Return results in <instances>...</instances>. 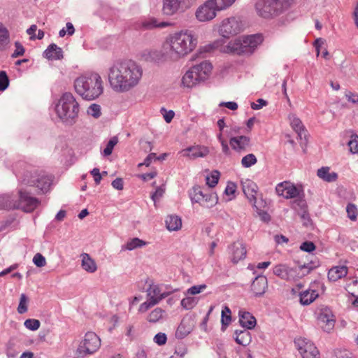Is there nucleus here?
<instances>
[{
  "label": "nucleus",
  "instance_id": "8",
  "mask_svg": "<svg viewBox=\"0 0 358 358\" xmlns=\"http://www.w3.org/2000/svg\"><path fill=\"white\" fill-rule=\"evenodd\" d=\"M317 264L313 262L299 266L291 268L287 264H278L273 268V273L280 278L285 280H294L296 278H301L308 275L315 268Z\"/></svg>",
  "mask_w": 358,
  "mask_h": 358
},
{
  "label": "nucleus",
  "instance_id": "56",
  "mask_svg": "<svg viewBox=\"0 0 358 358\" xmlns=\"http://www.w3.org/2000/svg\"><path fill=\"white\" fill-rule=\"evenodd\" d=\"M33 262L37 267H43L46 264L45 258L41 253H36L34 256Z\"/></svg>",
  "mask_w": 358,
  "mask_h": 358
},
{
  "label": "nucleus",
  "instance_id": "36",
  "mask_svg": "<svg viewBox=\"0 0 358 358\" xmlns=\"http://www.w3.org/2000/svg\"><path fill=\"white\" fill-rule=\"evenodd\" d=\"M165 310L161 308H156L152 310L147 317V320L150 323H156L164 318Z\"/></svg>",
  "mask_w": 358,
  "mask_h": 358
},
{
  "label": "nucleus",
  "instance_id": "12",
  "mask_svg": "<svg viewBox=\"0 0 358 358\" xmlns=\"http://www.w3.org/2000/svg\"><path fill=\"white\" fill-rule=\"evenodd\" d=\"M162 13L167 16L184 13L194 3V0H162Z\"/></svg>",
  "mask_w": 358,
  "mask_h": 358
},
{
  "label": "nucleus",
  "instance_id": "63",
  "mask_svg": "<svg viewBox=\"0 0 358 358\" xmlns=\"http://www.w3.org/2000/svg\"><path fill=\"white\" fill-rule=\"evenodd\" d=\"M161 112L167 123L171 122L175 115V113L172 110L167 111L165 108H162L161 109Z\"/></svg>",
  "mask_w": 358,
  "mask_h": 358
},
{
  "label": "nucleus",
  "instance_id": "46",
  "mask_svg": "<svg viewBox=\"0 0 358 358\" xmlns=\"http://www.w3.org/2000/svg\"><path fill=\"white\" fill-rule=\"evenodd\" d=\"M236 0H211L218 10H224L231 6Z\"/></svg>",
  "mask_w": 358,
  "mask_h": 358
},
{
  "label": "nucleus",
  "instance_id": "15",
  "mask_svg": "<svg viewBox=\"0 0 358 358\" xmlns=\"http://www.w3.org/2000/svg\"><path fill=\"white\" fill-rule=\"evenodd\" d=\"M216 10L215 5L211 0L206 1L201 5L195 12L196 18L199 22H208L216 16Z\"/></svg>",
  "mask_w": 358,
  "mask_h": 358
},
{
  "label": "nucleus",
  "instance_id": "59",
  "mask_svg": "<svg viewBox=\"0 0 358 358\" xmlns=\"http://www.w3.org/2000/svg\"><path fill=\"white\" fill-rule=\"evenodd\" d=\"M15 46L16 49L14 51V52L12 54V55H11L12 57L16 58L17 57L23 55L25 52V50H24V47L22 45V44L20 42L16 41L15 43Z\"/></svg>",
  "mask_w": 358,
  "mask_h": 358
},
{
  "label": "nucleus",
  "instance_id": "30",
  "mask_svg": "<svg viewBox=\"0 0 358 358\" xmlns=\"http://www.w3.org/2000/svg\"><path fill=\"white\" fill-rule=\"evenodd\" d=\"M318 321L322 329L326 331L329 332L334 327L335 320L327 314L322 313L318 317Z\"/></svg>",
  "mask_w": 358,
  "mask_h": 358
},
{
  "label": "nucleus",
  "instance_id": "40",
  "mask_svg": "<svg viewBox=\"0 0 358 358\" xmlns=\"http://www.w3.org/2000/svg\"><path fill=\"white\" fill-rule=\"evenodd\" d=\"M231 320V310L230 308L225 306L222 310L221 314V323H222V329L224 331L227 326L230 324Z\"/></svg>",
  "mask_w": 358,
  "mask_h": 358
},
{
  "label": "nucleus",
  "instance_id": "22",
  "mask_svg": "<svg viewBox=\"0 0 358 358\" xmlns=\"http://www.w3.org/2000/svg\"><path fill=\"white\" fill-rule=\"evenodd\" d=\"M239 323L246 329H252L256 325L255 317L249 312L243 310L238 311Z\"/></svg>",
  "mask_w": 358,
  "mask_h": 358
},
{
  "label": "nucleus",
  "instance_id": "37",
  "mask_svg": "<svg viewBox=\"0 0 358 358\" xmlns=\"http://www.w3.org/2000/svg\"><path fill=\"white\" fill-rule=\"evenodd\" d=\"M147 245V243L138 238H134L128 241L127 243L122 245V250H133L137 248H141Z\"/></svg>",
  "mask_w": 358,
  "mask_h": 358
},
{
  "label": "nucleus",
  "instance_id": "11",
  "mask_svg": "<svg viewBox=\"0 0 358 358\" xmlns=\"http://www.w3.org/2000/svg\"><path fill=\"white\" fill-rule=\"evenodd\" d=\"M19 199H13V208H20L24 212H32L40 203V201L31 195L27 191L20 189L18 191Z\"/></svg>",
  "mask_w": 358,
  "mask_h": 358
},
{
  "label": "nucleus",
  "instance_id": "51",
  "mask_svg": "<svg viewBox=\"0 0 358 358\" xmlns=\"http://www.w3.org/2000/svg\"><path fill=\"white\" fill-rule=\"evenodd\" d=\"M28 302V298L24 294L20 295V303L17 307V312L20 314L26 313L28 310L27 303Z\"/></svg>",
  "mask_w": 358,
  "mask_h": 358
},
{
  "label": "nucleus",
  "instance_id": "14",
  "mask_svg": "<svg viewBox=\"0 0 358 358\" xmlns=\"http://www.w3.org/2000/svg\"><path fill=\"white\" fill-rule=\"evenodd\" d=\"M294 343L303 358H320L317 348L306 338H296Z\"/></svg>",
  "mask_w": 358,
  "mask_h": 358
},
{
  "label": "nucleus",
  "instance_id": "25",
  "mask_svg": "<svg viewBox=\"0 0 358 358\" xmlns=\"http://www.w3.org/2000/svg\"><path fill=\"white\" fill-rule=\"evenodd\" d=\"M217 124L220 130V132L217 134V140L221 144L222 152L226 155H230V150L227 141L223 137L224 129L226 127L224 119L221 118L218 120Z\"/></svg>",
  "mask_w": 358,
  "mask_h": 358
},
{
  "label": "nucleus",
  "instance_id": "16",
  "mask_svg": "<svg viewBox=\"0 0 358 358\" xmlns=\"http://www.w3.org/2000/svg\"><path fill=\"white\" fill-rule=\"evenodd\" d=\"M275 192L279 196L285 199H296L301 194L302 190L288 181H284L277 185Z\"/></svg>",
  "mask_w": 358,
  "mask_h": 358
},
{
  "label": "nucleus",
  "instance_id": "33",
  "mask_svg": "<svg viewBox=\"0 0 358 358\" xmlns=\"http://www.w3.org/2000/svg\"><path fill=\"white\" fill-rule=\"evenodd\" d=\"M318 296L315 290H306L300 294V302L303 305H309Z\"/></svg>",
  "mask_w": 358,
  "mask_h": 358
},
{
  "label": "nucleus",
  "instance_id": "27",
  "mask_svg": "<svg viewBox=\"0 0 358 358\" xmlns=\"http://www.w3.org/2000/svg\"><path fill=\"white\" fill-rule=\"evenodd\" d=\"M348 273V268L345 266H335L331 268L328 272V279L336 282L338 280L345 277Z\"/></svg>",
  "mask_w": 358,
  "mask_h": 358
},
{
  "label": "nucleus",
  "instance_id": "32",
  "mask_svg": "<svg viewBox=\"0 0 358 358\" xmlns=\"http://www.w3.org/2000/svg\"><path fill=\"white\" fill-rule=\"evenodd\" d=\"M166 225L169 231H177L181 228L182 221L177 215H169L166 219Z\"/></svg>",
  "mask_w": 358,
  "mask_h": 358
},
{
  "label": "nucleus",
  "instance_id": "47",
  "mask_svg": "<svg viewBox=\"0 0 358 358\" xmlns=\"http://www.w3.org/2000/svg\"><path fill=\"white\" fill-rule=\"evenodd\" d=\"M6 354L8 358H15L18 355L13 341H9L6 345Z\"/></svg>",
  "mask_w": 358,
  "mask_h": 358
},
{
  "label": "nucleus",
  "instance_id": "18",
  "mask_svg": "<svg viewBox=\"0 0 358 358\" xmlns=\"http://www.w3.org/2000/svg\"><path fill=\"white\" fill-rule=\"evenodd\" d=\"M229 144L231 148L239 153L247 151L250 145V138L246 136L230 137Z\"/></svg>",
  "mask_w": 358,
  "mask_h": 358
},
{
  "label": "nucleus",
  "instance_id": "38",
  "mask_svg": "<svg viewBox=\"0 0 358 358\" xmlns=\"http://www.w3.org/2000/svg\"><path fill=\"white\" fill-rule=\"evenodd\" d=\"M9 43V32L3 24L0 23V50H4Z\"/></svg>",
  "mask_w": 358,
  "mask_h": 358
},
{
  "label": "nucleus",
  "instance_id": "49",
  "mask_svg": "<svg viewBox=\"0 0 358 358\" xmlns=\"http://www.w3.org/2000/svg\"><path fill=\"white\" fill-rule=\"evenodd\" d=\"M348 145L350 152L352 154L358 153V135L354 134H352Z\"/></svg>",
  "mask_w": 358,
  "mask_h": 358
},
{
  "label": "nucleus",
  "instance_id": "62",
  "mask_svg": "<svg viewBox=\"0 0 358 358\" xmlns=\"http://www.w3.org/2000/svg\"><path fill=\"white\" fill-rule=\"evenodd\" d=\"M166 340V335L164 333H158L154 337V341L159 345H164Z\"/></svg>",
  "mask_w": 358,
  "mask_h": 358
},
{
  "label": "nucleus",
  "instance_id": "7",
  "mask_svg": "<svg viewBox=\"0 0 358 358\" xmlns=\"http://www.w3.org/2000/svg\"><path fill=\"white\" fill-rule=\"evenodd\" d=\"M292 0H257L255 8L257 14L264 18L280 15L292 4Z\"/></svg>",
  "mask_w": 358,
  "mask_h": 358
},
{
  "label": "nucleus",
  "instance_id": "19",
  "mask_svg": "<svg viewBox=\"0 0 358 358\" xmlns=\"http://www.w3.org/2000/svg\"><path fill=\"white\" fill-rule=\"evenodd\" d=\"M268 287V280L264 275H258L252 281L250 289L254 296L260 297L264 295Z\"/></svg>",
  "mask_w": 358,
  "mask_h": 358
},
{
  "label": "nucleus",
  "instance_id": "64",
  "mask_svg": "<svg viewBox=\"0 0 358 358\" xmlns=\"http://www.w3.org/2000/svg\"><path fill=\"white\" fill-rule=\"evenodd\" d=\"M345 97L348 101H350L354 104H358V94H357L348 91V92H345Z\"/></svg>",
  "mask_w": 358,
  "mask_h": 358
},
{
  "label": "nucleus",
  "instance_id": "43",
  "mask_svg": "<svg viewBox=\"0 0 358 358\" xmlns=\"http://www.w3.org/2000/svg\"><path fill=\"white\" fill-rule=\"evenodd\" d=\"M198 303V299L193 296H187L182 299L181 306L186 310L192 309Z\"/></svg>",
  "mask_w": 358,
  "mask_h": 358
},
{
  "label": "nucleus",
  "instance_id": "21",
  "mask_svg": "<svg viewBox=\"0 0 358 358\" xmlns=\"http://www.w3.org/2000/svg\"><path fill=\"white\" fill-rule=\"evenodd\" d=\"M289 120L290 122L291 127L298 134V136L299 137V138L301 141L304 140V141L306 142L307 131L305 129L301 120L299 118H298L296 116V115L290 114L289 115Z\"/></svg>",
  "mask_w": 358,
  "mask_h": 358
},
{
  "label": "nucleus",
  "instance_id": "55",
  "mask_svg": "<svg viewBox=\"0 0 358 358\" xmlns=\"http://www.w3.org/2000/svg\"><path fill=\"white\" fill-rule=\"evenodd\" d=\"M189 332L190 330L189 329H185V324L183 323V322H182L177 329L176 336L177 338L181 339L185 337Z\"/></svg>",
  "mask_w": 358,
  "mask_h": 358
},
{
  "label": "nucleus",
  "instance_id": "3",
  "mask_svg": "<svg viewBox=\"0 0 358 358\" xmlns=\"http://www.w3.org/2000/svg\"><path fill=\"white\" fill-rule=\"evenodd\" d=\"M262 41V35L254 34L236 38L224 46L222 45V40L215 41L210 45L212 48L220 49L221 52L224 53L250 55L254 52Z\"/></svg>",
  "mask_w": 358,
  "mask_h": 358
},
{
  "label": "nucleus",
  "instance_id": "26",
  "mask_svg": "<svg viewBox=\"0 0 358 358\" xmlns=\"http://www.w3.org/2000/svg\"><path fill=\"white\" fill-rule=\"evenodd\" d=\"M44 57L50 60H59L63 58V51L61 48L52 43L43 52Z\"/></svg>",
  "mask_w": 358,
  "mask_h": 358
},
{
  "label": "nucleus",
  "instance_id": "57",
  "mask_svg": "<svg viewBox=\"0 0 358 358\" xmlns=\"http://www.w3.org/2000/svg\"><path fill=\"white\" fill-rule=\"evenodd\" d=\"M155 305H157L156 301H155L154 300L150 301V299H148V300L146 301L143 302V303H141L140 305L139 308H138V312L139 313H145L148 309L155 306Z\"/></svg>",
  "mask_w": 358,
  "mask_h": 358
},
{
  "label": "nucleus",
  "instance_id": "45",
  "mask_svg": "<svg viewBox=\"0 0 358 358\" xmlns=\"http://www.w3.org/2000/svg\"><path fill=\"white\" fill-rule=\"evenodd\" d=\"M220 173L217 171H213L210 176H207L206 178V184L210 187H214L219 181Z\"/></svg>",
  "mask_w": 358,
  "mask_h": 358
},
{
  "label": "nucleus",
  "instance_id": "42",
  "mask_svg": "<svg viewBox=\"0 0 358 358\" xmlns=\"http://www.w3.org/2000/svg\"><path fill=\"white\" fill-rule=\"evenodd\" d=\"M13 206V198L10 195H0V209L12 208Z\"/></svg>",
  "mask_w": 358,
  "mask_h": 358
},
{
  "label": "nucleus",
  "instance_id": "39",
  "mask_svg": "<svg viewBox=\"0 0 358 358\" xmlns=\"http://www.w3.org/2000/svg\"><path fill=\"white\" fill-rule=\"evenodd\" d=\"M204 194L200 187H194L189 193L192 202L193 203H199V204L202 203Z\"/></svg>",
  "mask_w": 358,
  "mask_h": 358
},
{
  "label": "nucleus",
  "instance_id": "13",
  "mask_svg": "<svg viewBox=\"0 0 358 358\" xmlns=\"http://www.w3.org/2000/svg\"><path fill=\"white\" fill-rule=\"evenodd\" d=\"M218 33L225 38L237 35L242 31L241 22L235 17L224 19L218 25Z\"/></svg>",
  "mask_w": 358,
  "mask_h": 358
},
{
  "label": "nucleus",
  "instance_id": "20",
  "mask_svg": "<svg viewBox=\"0 0 358 358\" xmlns=\"http://www.w3.org/2000/svg\"><path fill=\"white\" fill-rule=\"evenodd\" d=\"M148 299L154 300L158 304L162 299L167 297L170 292H162L160 286L157 284L151 283L146 289Z\"/></svg>",
  "mask_w": 358,
  "mask_h": 358
},
{
  "label": "nucleus",
  "instance_id": "6",
  "mask_svg": "<svg viewBox=\"0 0 358 358\" xmlns=\"http://www.w3.org/2000/svg\"><path fill=\"white\" fill-rule=\"evenodd\" d=\"M24 166V163H20L14 169V173L19 180L24 184L37 187L42 192H46L51 185V178L43 173H33L31 170H18V166Z\"/></svg>",
  "mask_w": 358,
  "mask_h": 358
},
{
  "label": "nucleus",
  "instance_id": "31",
  "mask_svg": "<svg viewBox=\"0 0 358 358\" xmlns=\"http://www.w3.org/2000/svg\"><path fill=\"white\" fill-rule=\"evenodd\" d=\"M234 334V339L239 345L247 346L251 342V336L247 329L236 330Z\"/></svg>",
  "mask_w": 358,
  "mask_h": 358
},
{
  "label": "nucleus",
  "instance_id": "35",
  "mask_svg": "<svg viewBox=\"0 0 358 358\" xmlns=\"http://www.w3.org/2000/svg\"><path fill=\"white\" fill-rule=\"evenodd\" d=\"M218 202V197L215 193L210 194H204V198H203L202 203H201V206L210 208L215 206Z\"/></svg>",
  "mask_w": 358,
  "mask_h": 358
},
{
  "label": "nucleus",
  "instance_id": "24",
  "mask_svg": "<svg viewBox=\"0 0 358 358\" xmlns=\"http://www.w3.org/2000/svg\"><path fill=\"white\" fill-rule=\"evenodd\" d=\"M243 191L248 199L249 201L255 206L257 199L256 194L257 193V185L252 181L248 180L243 184Z\"/></svg>",
  "mask_w": 358,
  "mask_h": 358
},
{
  "label": "nucleus",
  "instance_id": "4",
  "mask_svg": "<svg viewBox=\"0 0 358 358\" xmlns=\"http://www.w3.org/2000/svg\"><path fill=\"white\" fill-rule=\"evenodd\" d=\"M74 89L83 99L92 101L103 92V80L97 73L82 75L74 80Z\"/></svg>",
  "mask_w": 358,
  "mask_h": 358
},
{
  "label": "nucleus",
  "instance_id": "29",
  "mask_svg": "<svg viewBox=\"0 0 358 358\" xmlns=\"http://www.w3.org/2000/svg\"><path fill=\"white\" fill-rule=\"evenodd\" d=\"M317 176L327 182H335L338 179V174L336 172H330V168L323 166L317 170Z\"/></svg>",
  "mask_w": 358,
  "mask_h": 358
},
{
  "label": "nucleus",
  "instance_id": "50",
  "mask_svg": "<svg viewBox=\"0 0 358 358\" xmlns=\"http://www.w3.org/2000/svg\"><path fill=\"white\" fill-rule=\"evenodd\" d=\"M117 142H118L117 137H116V136L112 137L108 142L106 147L104 148V150L103 151V155L104 156H109L110 155H111V153L113 150V148H114L115 145L117 143Z\"/></svg>",
  "mask_w": 358,
  "mask_h": 358
},
{
  "label": "nucleus",
  "instance_id": "28",
  "mask_svg": "<svg viewBox=\"0 0 358 358\" xmlns=\"http://www.w3.org/2000/svg\"><path fill=\"white\" fill-rule=\"evenodd\" d=\"M81 266L85 271L93 273L97 270L96 264L95 261L91 258L90 255L87 253H83L81 255Z\"/></svg>",
  "mask_w": 358,
  "mask_h": 358
},
{
  "label": "nucleus",
  "instance_id": "1",
  "mask_svg": "<svg viewBox=\"0 0 358 358\" xmlns=\"http://www.w3.org/2000/svg\"><path fill=\"white\" fill-rule=\"evenodd\" d=\"M142 76L143 69L137 63L132 60H120L108 69V79L114 92L124 93L137 86Z\"/></svg>",
  "mask_w": 358,
  "mask_h": 358
},
{
  "label": "nucleus",
  "instance_id": "48",
  "mask_svg": "<svg viewBox=\"0 0 358 358\" xmlns=\"http://www.w3.org/2000/svg\"><path fill=\"white\" fill-rule=\"evenodd\" d=\"M257 160L255 155L248 154L241 159V164L245 168H249L257 163Z\"/></svg>",
  "mask_w": 358,
  "mask_h": 358
},
{
  "label": "nucleus",
  "instance_id": "17",
  "mask_svg": "<svg viewBox=\"0 0 358 358\" xmlns=\"http://www.w3.org/2000/svg\"><path fill=\"white\" fill-rule=\"evenodd\" d=\"M180 153L183 157L194 159L198 157H204L209 153V150L206 146L194 145L181 150Z\"/></svg>",
  "mask_w": 358,
  "mask_h": 358
},
{
  "label": "nucleus",
  "instance_id": "60",
  "mask_svg": "<svg viewBox=\"0 0 358 358\" xmlns=\"http://www.w3.org/2000/svg\"><path fill=\"white\" fill-rule=\"evenodd\" d=\"M346 211L350 220H355L357 217V208L354 204L349 203L347 206Z\"/></svg>",
  "mask_w": 358,
  "mask_h": 358
},
{
  "label": "nucleus",
  "instance_id": "2",
  "mask_svg": "<svg viewBox=\"0 0 358 358\" xmlns=\"http://www.w3.org/2000/svg\"><path fill=\"white\" fill-rule=\"evenodd\" d=\"M197 45V37L193 31L181 30L170 35L164 44V57L171 61H178L192 52Z\"/></svg>",
  "mask_w": 358,
  "mask_h": 358
},
{
  "label": "nucleus",
  "instance_id": "5",
  "mask_svg": "<svg viewBox=\"0 0 358 358\" xmlns=\"http://www.w3.org/2000/svg\"><path fill=\"white\" fill-rule=\"evenodd\" d=\"M57 115L65 124H74L80 112V105L71 92L64 93L55 106Z\"/></svg>",
  "mask_w": 358,
  "mask_h": 358
},
{
  "label": "nucleus",
  "instance_id": "54",
  "mask_svg": "<svg viewBox=\"0 0 358 358\" xmlns=\"http://www.w3.org/2000/svg\"><path fill=\"white\" fill-rule=\"evenodd\" d=\"M164 192H165V186L164 185H161L159 187H157L156 188L155 191L153 193H152V194H151L152 200L154 202H156L157 201H158L163 196Z\"/></svg>",
  "mask_w": 358,
  "mask_h": 358
},
{
  "label": "nucleus",
  "instance_id": "9",
  "mask_svg": "<svg viewBox=\"0 0 358 358\" xmlns=\"http://www.w3.org/2000/svg\"><path fill=\"white\" fill-rule=\"evenodd\" d=\"M213 66L207 61L193 66L182 78V84L186 87H192L201 81H204L209 76Z\"/></svg>",
  "mask_w": 358,
  "mask_h": 358
},
{
  "label": "nucleus",
  "instance_id": "34",
  "mask_svg": "<svg viewBox=\"0 0 358 358\" xmlns=\"http://www.w3.org/2000/svg\"><path fill=\"white\" fill-rule=\"evenodd\" d=\"M170 24L166 22H159L155 17L148 18L143 22V26L147 29H152L154 28H164L169 26Z\"/></svg>",
  "mask_w": 358,
  "mask_h": 358
},
{
  "label": "nucleus",
  "instance_id": "52",
  "mask_svg": "<svg viewBox=\"0 0 358 358\" xmlns=\"http://www.w3.org/2000/svg\"><path fill=\"white\" fill-rule=\"evenodd\" d=\"M24 325L29 330L36 331L40 327L41 322L36 319H27L24 321Z\"/></svg>",
  "mask_w": 358,
  "mask_h": 358
},
{
  "label": "nucleus",
  "instance_id": "10",
  "mask_svg": "<svg viewBox=\"0 0 358 358\" xmlns=\"http://www.w3.org/2000/svg\"><path fill=\"white\" fill-rule=\"evenodd\" d=\"M101 347L100 338L93 331L87 332L77 348L78 357L84 358L95 353Z\"/></svg>",
  "mask_w": 358,
  "mask_h": 358
},
{
  "label": "nucleus",
  "instance_id": "41",
  "mask_svg": "<svg viewBox=\"0 0 358 358\" xmlns=\"http://www.w3.org/2000/svg\"><path fill=\"white\" fill-rule=\"evenodd\" d=\"M292 208L298 213L301 214L303 211L307 210L306 201L301 198L300 196L296 198L292 203Z\"/></svg>",
  "mask_w": 358,
  "mask_h": 358
},
{
  "label": "nucleus",
  "instance_id": "23",
  "mask_svg": "<svg viewBox=\"0 0 358 358\" xmlns=\"http://www.w3.org/2000/svg\"><path fill=\"white\" fill-rule=\"evenodd\" d=\"M231 260L234 263H238L246 256V248L240 242L234 243L231 247Z\"/></svg>",
  "mask_w": 358,
  "mask_h": 358
},
{
  "label": "nucleus",
  "instance_id": "58",
  "mask_svg": "<svg viewBox=\"0 0 358 358\" xmlns=\"http://www.w3.org/2000/svg\"><path fill=\"white\" fill-rule=\"evenodd\" d=\"M206 285H194L187 289V294L190 295H195L201 292L204 289H206Z\"/></svg>",
  "mask_w": 358,
  "mask_h": 358
},
{
  "label": "nucleus",
  "instance_id": "61",
  "mask_svg": "<svg viewBox=\"0 0 358 358\" xmlns=\"http://www.w3.org/2000/svg\"><path fill=\"white\" fill-rule=\"evenodd\" d=\"M300 249L305 252H311L315 250V245L311 241H305L301 245Z\"/></svg>",
  "mask_w": 358,
  "mask_h": 358
},
{
  "label": "nucleus",
  "instance_id": "53",
  "mask_svg": "<svg viewBox=\"0 0 358 358\" xmlns=\"http://www.w3.org/2000/svg\"><path fill=\"white\" fill-rule=\"evenodd\" d=\"M9 85V79L6 71H0V92L4 91Z\"/></svg>",
  "mask_w": 358,
  "mask_h": 358
},
{
  "label": "nucleus",
  "instance_id": "44",
  "mask_svg": "<svg viewBox=\"0 0 358 358\" xmlns=\"http://www.w3.org/2000/svg\"><path fill=\"white\" fill-rule=\"evenodd\" d=\"M87 113L89 115L93 117L94 118L97 119L100 117L101 115V106L99 104L92 103L88 107L87 110Z\"/></svg>",
  "mask_w": 358,
  "mask_h": 358
}]
</instances>
